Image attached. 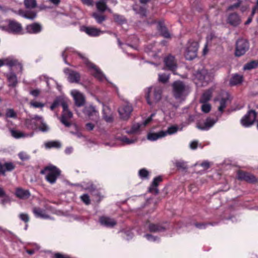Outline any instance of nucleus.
Returning <instances> with one entry per match:
<instances>
[{
  "label": "nucleus",
  "instance_id": "14",
  "mask_svg": "<svg viewBox=\"0 0 258 258\" xmlns=\"http://www.w3.org/2000/svg\"><path fill=\"white\" fill-rule=\"evenodd\" d=\"M133 111V107L128 102H125L118 109L120 117L123 119H127Z\"/></svg>",
  "mask_w": 258,
  "mask_h": 258
},
{
  "label": "nucleus",
  "instance_id": "27",
  "mask_svg": "<svg viewBox=\"0 0 258 258\" xmlns=\"http://www.w3.org/2000/svg\"><path fill=\"white\" fill-rule=\"evenodd\" d=\"M162 180V177L160 176H157L155 177L151 184V185L149 188V191L152 193H154L155 194H157L159 192V190L157 188V186L160 182Z\"/></svg>",
  "mask_w": 258,
  "mask_h": 258
},
{
  "label": "nucleus",
  "instance_id": "50",
  "mask_svg": "<svg viewBox=\"0 0 258 258\" xmlns=\"http://www.w3.org/2000/svg\"><path fill=\"white\" fill-rule=\"evenodd\" d=\"M108 110H109V109L107 107H104L103 108V111L104 112L103 118L107 122H111L113 120V117H112V115L111 114H109L108 115H106L105 113V111H107Z\"/></svg>",
  "mask_w": 258,
  "mask_h": 258
},
{
  "label": "nucleus",
  "instance_id": "17",
  "mask_svg": "<svg viewBox=\"0 0 258 258\" xmlns=\"http://www.w3.org/2000/svg\"><path fill=\"white\" fill-rule=\"evenodd\" d=\"M164 62L165 69L172 71L174 74V71L177 67L175 57L171 55H169L164 58Z\"/></svg>",
  "mask_w": 258,
  "mask_h": 258
},
{
  "label": "nucleus",
  "instance_id": "23",
  "mask_svg": "<svg viewBox=\"0 0 258 258\" xmlns=\"http://www.w3.org/2000/svg\"><path fill=\"white\" fill-rule=\"evenodd\" d=\"M81 30L92 37L98 36L104 33L100 29L92 27H84L81 28Z\"/></svg>",
  "mask_w": 258,
  "mask_h": 258
},
{
  "label": "nucleus",
  "instance_id": "55",
  "mask_svg": "<svg viewBox=\"0 0 258 258\" xmlns=\"http://www.w3.org/2000/svg\"><path fill=\"white\" fill-rule=\"evenodd\" d=\"M134 11L139 14H140L142 16H145L146 14V9H144L143 8H140L139 9H138L137 7H134Z\"/></svg>",
  "mask_w": 258,
  "mask_h": 258
},
{
  "label": "nucleus",
  "instance_id": "63",
  "mask_svg": "<svg viewBox=\"0 0 258 258\" xmlns=\"http://www.w3.org/2000/svg\"><path fill=\"white\" fill-rule=\"evenodd\" d=\"M30 94L34 97H37L40 94V90L38 89H35L32 90L30 92Z\"/></svg>",
  "mask_w": 258,
  "mask_h": 258
},
{
  "label": "nucleus",
  "instance_id": "49",
  "mask_svg": "<svg viewBox=\"0 0 258 258\" xmlns=\"http://www.w3.org/2000/svg\"><path fill=\"white\" fill-rule=\"evenodd\" d=\"M146 51L149 54V55L150 56H152L154 57L156 56L155 49L154 47L152 45L147 47L146 49Z\"/></svg>",
  "mask_w": 258,
  "mask_h": 258
},
{
  "label": "nucleus",
  "instance_id": "25",
  "mask_svg": "<svg viewBox=\"0 0 258 258\" xmlns=\"http://www.w3.org/2000/svg\"><path fill=\"white\" fill-rule=\"evenodd\" d=\"M99 222L101 225L108 228H112L116 224V222L114 219L107 216L101 217L99 219Z\"/></svg>",
  "mask_w": 258,
  "mask_h": 258
},
{
  "label": "nucleus",
  "instance_id": "19",
  "mask_svg": "<svg viewBox=\"0 0 258 258\" xmlns=\"http://www.w3.org/2000/svg\"><path fill=\"white\" fill-rule=\"evenodd\" d=\"M64 73L68 75V79L71 83H78L80 80V74L76 71L66 68L64 69Z\"/></svg>",
  "mask_w": 258,
  "mask_h": 258
},
{
  "label": "nucleus",
  "instance_id": "56",
  "mask_svg": "<svg viewBox=\"0 0 258 258\" xmlns=\"http://www.w3.org/2000/svg\"><path fill=\"white\" fill-rule=\"evenodd\" d=\"M166 104V103H164V104L161 107V110L165 115H166V116L169 115V116L170 117H172L174 115V113H172L171 114V113L168 112V111L165 107Z\"/></svg>",
  "mask_w": 258,
  "mask_h": 258
},
{
  "label": "nucleus",
  "instance_id": "26",
  "mask_svg": "<svg viewBox=\"0 0 258 258\" xmlns=\"http://www.w3.org/2000/svg\"><path fill=\"white\" fill-rule=\"evenodd\" d=\"M165 137V133L163 132V130H161L157 133L152 131L149 132L147 134V138L150 141H155L158 139L164 138Z\"/></svg>",
  "mask_w": 258,
  "mask_h": 258
},
{
  "label": "nucleus",
  "instance_id": "1",
  "mask_svg": "<svg viewBox=\"0 0 258 258\" xmlns=\"http://www.w3.org/2000/svg\"><path fill=\"white\" fill-rule=\"evenodd\" d=\"M71 53H77L80 56V57L83 60L84 63L86 64L90 73L92 74V75L94 76L95 78H96L100 82L106 81L107 82L110 83V82L108 81V80L107 79L103 72L100 70L99 68H98L94 63L90 62L84 54L76 51L74 48L67 47L63 51L62 55L64 59L66 60V56L69 54ZM110 84L111 83H110Z\"/></svg>",
  "mask_w": 258,
  "mask_h": 258
},
{
  "label": "nucleus",
  "instance_id": "7",
  "mask_svg": "<svg viewBox=\"0 0 258 258\" xmlns=\"http://www.w3.org/2000/svg\"><path fill=\"white\" fill-rule=\"evenodd\" d=\"M42 174L46 173V180L52 184L55 182L57 178L60 174V170L55 166L49 165L46 166L44 170L41 171Z\"/></svg>",
  "mask_w": 258,
  "mask_h": 258
},
{
  "label": "nucleus",
  "instance_id": "4",
  "mask_svg": "<svg viewBox=\"0 0 258 258\" xmlns=\"http://www.w3.org/2000/svg\"><path fill=\"white\" fill-rule=\"evenodd\" d=\"M25 124L28 128L34 129L38 127L42 132H47L49 130L48 125L44 122L42 117L38 115L27 118Z\"/></svg>",
  "mask_w": 258,
  "mask_h": 258
},
{
  "label": "nucleus",
  "instance_id": "3",
  "mask_svg": "<svg viewBox=\"0 0 258 258\" xmlns=\"http://www.w3.org/2000/svg\"><path fill=\"white\" fill-rule=\"evenodd\" d=\"M173 94L178 101L184 100L189 92V88L180 81H175L172 84Z\"/></svg>",
  "mask_w": 258,
  "mask_h": 258
},
{
  "label": "nucleus",
  "instance_id": "59",
  "mask_svg": "<svg viewBox=\"0 0 258 258\" xmlns=\"http://www.w3.org/2000/svg\"><path fill=\"white\" fill-rule=\"evenodd\" d=\"M19 218L20 219L25 222H27L29 220V218L28 215L25 213H21L19 215Z\"/></svg>",
  "mask_w": 258,
  "mask_h": 258
},
{
  "label": "nucleus",
  "instance_id": "37",
  "mask_svg": "<svg viewBox=\"0 0 258 258\" xmlns=\"http://www.w3.org/2000/svg\"><path fill=\"white\" fill-rule=\"evenodd\" d=\"M157 28L158 30L163 37L165 38H169L170 37V34L167 28L162 23H159Z\"/></svg>",
  "mask_w": 258,
  "mask_h": 258
},
{
  "label": "nucleus",
  "instance_id": "60",
  "mask_svg": "<svg viewBox=\"0 0 258 258\" xmlns=\"http://www.w3.org/2000/svg\"><path fill=\"white\" fill-rule=\"evenodd\" d=\"M19 157L22 160H26L29 159V156L25 152H20L19 154Z\"/></svg>",
  "mask_w": 258,
  "mask_h": 258
},
{
  "label": "nucleus",
  "instance_id": "45",
  "mask_svg": "<svg viewBox=\"0 0 258 258\" xmlns=\"http://www.w3.org/2000/svg\"><path fill=\"white\" fill-rule=\"evenodd\" d=\"M24 3L28 9H33L36 7L37 5L36 0H24Z\"/></svg>",
  "mask_w": 258,
  "mask_h": 258
},
{
  "label": "nucleus",
  "instance_id": "41",
  "mask_svg": "<svg viewBox=\"0 0 258 258\" xmlns=\"http://www.w3.org/2000/svg\"><path fill=\"white\" fill-rule=\"evenodd\" d=\"M82 187L86 190L92 191L95 189V186L91 181H84L81 184Z\"/></svg>",
  "mask_w": 258,
  "mask_h": 258
},
{
  "label": "nucleus",
  "instance_id": "11",
  "mask_svg": "<svg viewBox=\"0 0 258 258\" xmlns=\"http://www.w3.org/2000/svg\"><path fill=\"white\" fill-rule=\"evenodd\" d=\"M256 113L253 110H249L241 119V123L245 127H249L255 120Z\"/></svg>",
  "mask_w": 258,
  "mask_h": 258
},
{
  "label": "nucleus",
  "instance_id": "35",
  "mask_svg": "<svg viewBox=\"0 0 258 258\" xmlns=\"http://www.w3.org/2000/svg\"><path fill=\"white\" fill-rule=\"evenodd\" d=\"M119 140L123 145H131L135 143L137 141V138H128L126 136H122L118 138Z\"/></svg>",
  "mask_w": 258,
  "mask_h": 258
},
{
  "label": "nucleus",
  "instance_id": "13",
  "mask_svg": "<svg viewBox=\"0 0 258 258\" xmlns=\"http://www.w3.org/2000/svg\"><path fill=\"white\" fill-rule=\"evenodd\" d=\"M218 117H208L204 122H199L197 124V127L202 131H208L218 121Z\"/></svg>",
  "mask_w": 258,
  "mask_h": 258
},
{
  "label": "nucleus",
  "instance_id": "44",
  "mask_svg": "<svg viewBox=\"0 0 258 258\" xmlns=\"http://www.w3.org/2000/svg\"><path fill=\"white\" fill-rule=\"evenodd\" d=\"M139 176L142 179H148L149 176V172L145 168L141 169L139 171Z\"/></svg>",
  "mask_w": 258,
  "mask_h": 258
},
{
  "label": "nucleus",
  "instance_id": "43",
  "mask_svg": "<svg viewBox=\"0 0 258 258\" xmlns=\"http://www.w3.org/2000/svg\"><path fill=\"white\" fill-rule=\"evenodd\" d=\"M5 116L7 118L16 119L17 118V113L13 109L8 108L6 110Z\"/></svg>",
  "mask_w": 258,
  "mask_h": 258
},
{
  "label": "nucleus",
  "instance_id": "12",
  "mask_svg": "<svg viewBox=\"0 0 258 258\" xmlns=\"http://www.w3.org/2000/svg\"><path fill=\"white\" fill-rule=\"evenodd\" d=\"M155 113H152L150 116L148 117L142 123L134 124L130 130L126 131L128 134H135L140 132L143 127L148 125L152 120V117L154 116Z\"/></svg>",
  "mask_w": 258,
  "mask_h": 258
},
{
  "label": "nucleus",
  "instance_id": "58",
  "mask_svg": "<svg viewBox=\"0 0 258 258\" xmlns=\"http://www.w3.org/2000/svg\"><path fill=\"white\" fill-rule=\"evenodd\" d=\"M62 102H64L63 101H61V99H56L53 103L52 104V105L50 106V109L53 110L55 108H56L57 106L59 105L60 103L61 104Z\"/></svg>",
  "mask_w": 258,
  "mask_h": 258
},
{
  "label": "nucleus",
  "instance_id": "40",
  "mask_svg": "<svg viewBox=\"0 0 258 258\" xmlns=\"http://www.w3.org/2000/svg\"><path fill=\"white\" fill-rule=\"evenodd\" d=\"M228 95H227L226 97L222 98L220 100V105L218 107V110L221 113L223 112L224 108L226 107L228 101Z\"/></svg>",
  "mask_w": 258,
  "mask_h": 258
},
{
  "label": "nucleus",
  "instance_id": "15",
  "mask_svg": "<svg viewBox=\"0 0 258 258\" xmlns=\"http://www.w3.org/2000/svg\"><path fill=\"white\" fill-rule=\"evenodd\" d=\"M84 114L88 116L89 119L95 121H97L99 117L98 111L94 106L90 105L85 106L84 111Z\"/></svg>",
  "mask_w": 258,
  "mask_h": 258
},
{
  "label": "nucleus",
  "instance_id": "48",
  "mask_svg": "<svg viewBox=\"0 0 258 258\" xmlns=\"http://www.w3.org/2000/svg\"><path fill=\"white\" fill-rule=\"evenodd\" d=\"M258 65V62L255 61H252L249 63H246L243 69L244 70H251L255 68Z\"/></svg>",
  "mask_w": 258,
  "mask_h": 258
},
{
  "label": "nucleus",
  "instance_id": "20",
  "mask_svg": "<svg viewBox=\"0 0 258 258\" xmlns=\"http://www.w3.org/2000/svg\"><path fill=\"white\" fill-rule=\"evenodd\" d=\"M237 177L239 180H245L250 183H254L257 181V179L254 175L250 173L244 171H238L237 172Z\"/></svg>",
  "mask_w": 258,
  "mask_h": 258
},
{
  "label": "nucleus",
  "instance_id": "62",
  "mask_svg": "<svg viewBox=\"0 0 258 258\" xmlns=\"http://www.w3.org/2000/svg\"><path fill=\"white\" fill-rule=\"evenodd\" d=\"M200 165L203 168L204 170H206L210 167V165L208 161H206L200 164Z\"/></svg>",
  "mask_w": 258,
  "mask_h": 258
},
{
  "label": "nucleus",
  "instance_id": "39",
  "mask_svg": "<svg viewBox=\"0 0 258 258\" xmlns=\"http://www.w3.org/2000/svg\"><path fill=\"white\" fill-rule=\"evenodd\" d=\"M181 128L180 130H181ZM179 130V127L177 125H171L168 127L166 131H163V132L165 134V137L167 135H172L176 134L177 131Z\"/></svg>",
  "mask_w": 258,
  "mask_h": 258
},
{
  "label": "nucleus",
  "instance_id": "9",
  "mask_svg": "<svg viewBox=\"0 0 258 258\" xmlns=\"http://www.w3.org/2000/svg\"><path fill=\"white\" fill-rule=\"evenodd\" d=\"M248 49V42L245 39L239 38L236 42L235 55L237 56H241L244 54Z\"/></svg>",
  "mask_w": 258,
  "mask_h": 258
},
{
  "label": "nucleus",
  "instance_id": "32",
  "mask_svg": "<svg viewBox=\"0 0 258 258\" xmlns=\"http://www.w3.org/2000/svg\"><path fill=\"white\" fill-rule=\"evenodd\" d=\"M9 86L15 87L17 84V78L15 74L10 72L7 74Z\"/></svg>",
  "mask_w": 258,
  "mask_h": 258
},
{
  "label": "nucleus",
  "instance_id": "6",
  "mask_svg": "<svg viewBox=\"0 0 258 258\" xmlns=\"http://www.w3.org/2000/svg\"><path fill=\"white\" fill-rule=\"evenodd\" d=\"M213 77L212 74L205 69L197 71L195 74L194 81L198 86H204L211 81Z\"/></svg>",
  "mask_w": 258,
  "mask_h": 258
},
{
  "label": "nucleus",
  "instance_id": "47",
  "mask_svg": "<svg viewBox=\"0 0 258 258\" xmlns=\"http://www.w3.org/2000/svg\"><path fill=\"white\" fill-rule=\"evenodd\" d=\"M143 236L150 242H158L160 239L159 237L150 234H145Z\"/></svg>",
  "mask_w": 258,
  "mask_h": 258
},
{
  "label": "nucleus",
  "instance_id": "36",
  "mask_svg": "<svg viewBox=\"0 0 258 258\" xmlns=\"http://www.w3.org/2000/svg\"><path fill=\"white\" fill-rule=\"evenodd\" d=\"M16 195L19 198L25 199L29 197L30 192L28 190L18 188L16 191Z\"/></svg>",
  "mask_w": 258,
  "mask_h": 258
},
{
  "label": "nucleus",
  "instance_id": "33",
  "mask_svg": "<svg viewBox=\"0 0 258 258\" xmlns=\"http://www.w3.org/2000/svg\"><path fill=\"white\" fill-rule=\"evenodd\" d=\"M44 146L46 149L56 148L59 149L61 147V143L58 141H51L45 143Z\"/></svg>",
  "mask_w": 258,
  "mask_h": 258
},
{
  "label": "nucleus",
  "instance_id": "10",
  "mask_svg": "<svg viewBox=\"0 0 258 258\" xmlns=\"http://www.w3.org/2000/svg\"><path fill=\"white\" fill-rule=\"evenodd\" d=\"M61 106L63 108V111L60 120L63 124L66 126L69 127L71 125L70 120L73 117V113L68 109V106L66 102H62Z\"/></svg>",
  "mask_w": 258,
  "mask_h": 258
},
{
  "label": "nucleus",
  "instance_id": "42",
  "mask_svg": "<svg viewBox=\"0 0 258 258\" xmlns=\"http://www.w3.org/2000/svg\"><path fill=\"white\" fill-rule=\"evenodd\" d=\"M10 132L11 135L16 139H19L21 138L26 137L28 136V135L27 134H24L19 131L15 130L13 129L10 130Z\"/></svg>",
  "mask_w": 258,
  "mask_h": 258
},
{
  "label": "nucleus",
  "instance_id": "28",
  "mask_svg": "<svg viewBox=\"0 0 258 258\" xmlns=\"http://www.w3.org/2000/svg\"><path fill=\"white\" fill-rule=\"evenodd\" d=\"M18 14L24 18L30 20H33L35 19L37 15L36 13L34 11H24L21 10L18 12Z\"/></svg>",
  "mask_w": 258,
  "mask_h": 258
},
{
  "label": "nucleus",
  "instance_id": "29",
  "mask_svg": "<svg viewBox=\"0 0 258 258\" xmlns=\"http://www.w3.org/2000/svg\"><path fill=\"white\" fill-rule=\"evenodd\" d=\"M243 82V76L238 74H233L230 79L229 84L231 86H236L240 84Z\"/></svg>",
  "mask_w": 258,
  "mask_h": 258
},
{
  "label": "nucleus",
  "instance_id": "22",
  "mask_svg": "<svg viewBox=\"0 0 258 258\" xmlns=\"http://www.w3.org/2000/svg\"><path fill=\"white\" fill-rule=\"evenodd\" d=\"M110 3L113 5L117 3L116 0H99L96 3L97 10L100 12H104L107 10V4ZM109 12H111L110 9H108Z\"/></svg>",
  "mask_w": 258,
  "mask_h": 258
},
{
  "label": "nucleus",
  "instance_id": "34",
  "mask_svg": "<svg viewBox=\"0 0 258 258\" xmlns=\"http://www.w3.org/2000/svg\"><path fill=\"white\" fill-rule=\"evenodd\" d=\"M15 168L14 165L11 162L2 164L0 163V173H4L6 171H12Z\"/></svg>",
  "mask_w": 258,
  "mask_h": 258
},
{
  "label": "nucleus",
  "instance_id": "38",
  "mask_svg": "<svg viewBox=\"0 0 258 258\" xmlns=\"http://www.w3.org/2000/svg\"><path fill=\"white\" fill-rule=\"evenodd\" d=\"M212 92V89H208L206 92H205L201 98L200 102L202 103H204L208 101L211 97Z\"/></svg>",
  "mask_w": 258,
  "mask_h": 258
},
{
  "label": "nucleus",
  "instance_id": "53",
  "mask_svg": "<svg viewBox=\"0 0 258 258\" xmlns=\"http://www.w3.org/2000/svg\"><path fill=\"white\" fill-rule=\"evenodd\" d=\"M202 110L205 113L209 112L211 110V105L207 102L203 103L201 107Z\"/></svg>",
  "mask_w": 258,
  "mask_h": 258
},
{
  "label": "nucleus",
  "instance_id": "16",
  "mask_svg": "<svg viewBox=\"0 0 258 258\" xmlns=\"http://www.w3.org/2000/svg\"><path fill=\"white\" fill-rule=\"evenodd\" d=\"M71 94L73 97L75 104L77 106L80 107L85 104V99L84 95L79 91L76 89L72 90L71 91Z\"/></svg>",
  "mask_w": 258,
  "mask_h": 258
},
{
  "label": "nucleus",
  "instance_id": "30",
  "mask_svg": "<svg viewBox=\"0 0 258 258\" xmlns=\"http://www.w3.org/2000/svg\"><path fill=\"white\" fill-rule=\"evenodd\" d=\"M146 226L148 228L149 231L152 232H160L165 230L164 227L158 224H147Z\"/></svg>",
  "mask_w": 258,
  "mask_h": 258
},
{
  "label": "nucleus",
  "instance_id": "64",
  "mask_svg": "<svg viewBox=\"0 0 258 258\" xmlns=\"http://www.w3.org/2000/svg\"><path fill=\"white\" fill-rule=\"evenodd\" d=\"M258 13V0H256V4L252 10L251 15L253 16L254 14Z\"/></svg>",
  "mask_w": 258,
  "mask_h": 258
},
{
  "label": "nucleus",
  "instance_id": "5",
  "mask_svg": "<svg viewBox=\"0 0 258 258\" xmlns=\"http://www.w3.org/2000/svg\"><path fill=\"white\" fill-rule=\"evenodd\" d=\"M5 25H0V28L10 33L16 35H21L23 33L22 25L14 20H7L5 21Z\"/></svg>",
  "mask_w": 258,
  "mask_h": 258
},
{
  "label": "nucleus",
  "instance_id": "57",
  "mask_svg": "<svg viewBox=\"0 0 258 258\" xmlns=\"http://www.w3.org/2000/svg\"><path fill=\"white\" fill-rule=\"evenodd\" d=\"M240 4H241L240 1H238L235 4L228 6L227 7V11H230V10H234L235 9H237V8H238L239 7Z\"/></svg>",
  "mask_w": 258,
  "mask_h": 258
},
{
  "label": "nucleus",
  "instance_id": "46",
  "mask_svg": "<svg viewBox=\"0 0 258 258\" xmlns=\"http://www.w3.org/2000/svg\"><path fill=\"white\" fill-rule=\"evenodd\" d=\"M92 16L96 20L98 23L101 24L102 22H103L106 18L104 16L100 15L97 13H94L92 14Z\"/></svg>",
  "mask_w": 258,
  "mask_h": 258
},
{
  "label": "nucleus",
  "instance_id": "54",
  "mask_svg": "<svg viewBox=\"0 0 258 258\" xmlns=\"http://www.w3.org/2000/svg\"><path fill=\"white\" fill-rule=\"evenodd\" d=\"M30 104L31 106L34 108H43L44 106L43 103L37 101H31Z\"/></svg>",
  "mask_w": 258,
  "mask_h": 258
},
{
  "label": "nucleus",
  "instance_id": "24",
  "mask_svg": "<svg viewBox=\"0 0 258 258\" xmlns=\"http://www.w3.org/2000/svg\"><path fill=\"white\" fill-rule=\"evenodd\" d=\"M26 29L27 32L30 34H38L42 31V26L38 23H33L28 25Z\"/></svg>",
  "mask_w": 258,
  "mask_h": 258
},
{
  "label": "nucleus",
  "instance_id": "52",
  "mask_svg": "<svg viewBox=\"0 0 258 258\" xmlns=\"http://www.w3.org/2000/svg\"><path fill=\"white\" fill-rule=\"evenodd\" d=\"M81 201L86 205H88L90 204V197L87 194H84L80 197Z\"/></svg>",
  "mask_w": 258,
  "mask_h": 258
},
{
  "label": "nucleus",
  "instance_id": "61",
  "mask_svg": "<svg viewBox=\"0 0 258 258\" xmlns=\"http://www.w3.org/2000/svg\"><path fill=\"white\" fill-rule=\"evenodd\" d=\"M3 199L1 200V204L3 205H5L6 204L10 202V199L9 196L5 194V196L3 197Z\"/></svg>",
  "mask_w": 258,
  "mask_h": 258
},
{
  "label": "nucleus",
  "instance_id": "18",
  "mask_svg": "<svg viewBox=\"0 0 258 258\" xmlns=\"http://www.w3.org/2000/svg\"><path fill=\"white\" fill-rule=\"evenodd\" d=\"M226 22L232 27H237L240 24L241 20L238 14L232 13L227 15Z\"/></svg>",
  "mask_w": 258,
  "mask_h": 258
},
{
  "label": "nucleus",
  "instance_id": "2",
  "mask_svg": "<svg viewBox=\"0 0 258 258\" xmlns=\"http://www.w3.org/2000/svg\"><path fill=\"white\" fill-rule=\"evenodd\" d=\"M163 89L158 86H151L145 90V97L147 103L153 107L162 98Z\"/></svg>",
  "mask_w": 258,
  "mask_h": 258
},
{
  "label": "nucleus",
  "instance_id": "8",
  "mask_svg": "<svg viewBox=\"0 0 258 258\" xmlns=\"http://www.w3.org/2000/svg\"><path fill=\"white\" fill-rule=\"evenodd\" d=\"M199 47L197 42L189 41L185 48L184 56L186 59L191 60L197 56V53Z\"/></svg>",
  "mask_w": 258,
  "mask_h": 258
},
{
  "label": "nucleus",
  "instance_id": "51",
  "mask_svg": "<svg viewBox=\"0 0 258 258\" xmlns=\"http://www.w3.org/2000/svg\"><path fill=\"white\" fill-rule=\"evenodd\" d=\"M169 78L168 74L163 73L159 74V81L162 83H165L167 82Z\"/></svg>",
  "mask_w": 258,
  "mask_h": 258
},
{
  "label": "nucleus",
  "instance_id": "31",
  "mask_svg": "<svg viewBox=\"0 0 258 258\" xmlns=\"http://www.w3.org/2000/svg\"><path fill=\"white\" fill-rule=\"evenodd\" d=\"M33 212L35 216L37 218L44 219H47L50 218V216L46 214L45 211L40 208L34 209Z\"/></svg>",
  "mask_w": 258,
  "mask_h": 258
},
{
  "label": "nucleus",
  "instance_id": "21",
  "mask_svg": "<svg viewBox=\"0 0 258 258\" xmlns=\"http://www.w3.org/2000/svg\"><path fill=\"white\" fill-rule=\"evenodd\" d=\"M6 65L10 68L15 67L18 68L20 72H22V64L13 56H9L4 58V66Z\"/></svg>",
  "mask_w": 258,
  "mask_h": 258
}]
</instances>
